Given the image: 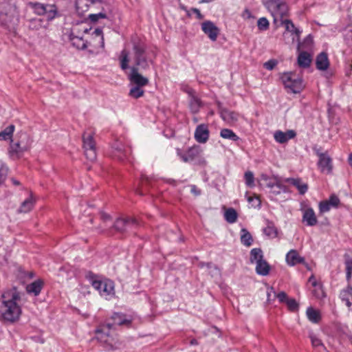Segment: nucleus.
<instances>
[{
    "mask_svg": "<svg viewBox=\"0 0 352 352\" xmlns=\"http://www.w3.org/2000/svg\"><path fill=\"white\" fill-rule=\"evenodd\" d=\"M145 49V45L142 41L140 40L133 41V51L135 65L131 67V72L128 76L130 85L144 87L149 82L148 78L140 73V70H145L148 68Z\"/></svg>",
    "mask_w": 352,
    "mask_h": 352,
    "instance_id": "f257e3e1",
    "label": "nucleus"
},
{
    "mask_svg": "<svg viewBox=\"0 0 352 352\" xmlns=\"http://www.w3.org/2000/svg\"><path fill=\"white\" fill-rule=\"evenodd\" d=\"M2 304L0 307V312L4 320L14 322L16 320L21 314V309L18 305L20 300V294L15 288L6 292L2 294Z\"/></svg>",
    "mask_w": 352,
    "mask_h": 352,
    "instance_id": "f03ea898",
    "label": "nucleus"
},
{
    "mask_svg": "<svg viewBox=\"0 0 352 352\" xmlns=\"http://www.w3.org/2000/svg\"><path fill=\"white\" fill-rule=\"evenodd\" d=\"M280 79L285 87L294 94L300 93L305 87L302 78L293 72L283 73Z\"/></svg>",
    "mask_w": 352,
    "mask_h": 352,
    "instance_id": "7ed1b4c3",
    "label": "nucleus"
},
{
    "mask_svg": "<svg viewBox=\"0 0 352 352\" xmlns=\"http://www.w3.org/2000/svg\"><path fill=\"white\" fill-rule=\"evenodd\" d=\"M92 286L106 299H111L115 294L114 284L111 280H95L92 281Z\"/></svg>",
    "mask_w": 352,
    "mask_h": 352,
    "instance_id": "20e7f679",
    "label": "nucleus"
},
{
    "mask_svg": "<svg viewBox=\"0 0 352 352\" xmlns=\"http://www.w3.org/2000/svg\"><path fill=\"white\" fill-rule=\"evenodd\" d=\"M14 8L7 2L0 3V24L10 28L14 19Z\"/></svg>",
    "mask_w": 352,
    "mask_h": 352,
    "instance_id": "39448f33",
    "label": "nucleus"
},
{
    "mask_svg": "<svg viewBox=\"0 0 352 352\" xmlns=\"http://www.w3.org/2000/svg\"><path fill=\"white\" fill-rule=\"evenodd\" d=\"M263 3L274 16L278 14L280 18H283L287 14V6L282 0H264Z\"/></svg>",
    "mask_w": 352,
    "mask_h": 352,
    "instance_id": "423d86ee",
    "label": "nucleus"
},
{
    "mask_svg": "<svg viewBox=\"0 0 352 352\" xmlns=\"http://www.w3.org/2000/svg\"><path fill=\"white\" fill-rule=\"evenodd\" d=\"M85 155L87 160L94 162L96 159V150L93 135L90 133H84L82 136Z\"/></svg>",
    "mask_w": 352,
    "mask_h": 352,
    "instance_id": "0eeeda50",
    "label": "nucleus"
},
{
    "mask_svg": "<svg viewBox=\"0 0 352 352\" xmlns=\"http://www.w3.org/2000/svg\"><path fill=\"white\" fill-rule=\"evenodd\" d=\"M34 9L38 14L45 15L48 20L54 19L57 15V8L54 4L36 3Z\"/></svg>",
    "mask_w": 352,
    "mask_h": 352,
    "instance_id": "6e6552de",
    "label": "nucleus"
},
{
    "mask_svg": "<svg viewBox=\"0 0 352 352\" xmlns=\"http://www.w3.org/2000/svg\"><path fill=\"white\" fill-rule=\"evenodd\" d=\"M103 4L102 0H76V8L79 14H84L91 8L98 7Z\"/></svg>",
    "mask_w": 352,
    "mask_h": 352,
    "instance_id": "1a4fd4ad",
    "label": "nucleus"
},
{
    "mask_svg": "<svg viewBox=\"0 0 352 352\" xmlns=\"http://www.w3.org/2000/svg\"><path fill=\"white\" fill-rule=\"evenodd\" d=\"M114 155L121 161L129 160L131 153L130 147L125 146L121 142L117 141L113 145Z\"/></svg>",
    "mask_w": 352,
    "mask_h": 352,
    "instance_id": "9d476101",
    "label": "nucleus"
},
{
    "mask_svg": "<svg viewBox=\"0 0 352 352\" xmlns=\"http://www.w3.org/2000/svg\"><path fill=\"white\" fill-rule=\"evenodd\" d=\"M137 225V221L134 219H118L114 223L113 226L118 232H124L136 227Z\"/></svg>",
    "mask_w": 352,
    "mask_h": 352,
    "instance_id": "9b49d317",
    "label": "nucleus"
},
{
    "mask_svg": "<svg viewBox=\"0 0 352 352\" xmlns=\"http://www.w3.org/2000/svg\"><path fill=\"white\" fill-rule=\"evenodd\" d=\"M319 157L318 165L321 172L330 173L332 170V160L327 153H317Z\"/></svg>",
    "mask_w": 352,
    "mask_h": 352,
    "instance_id": "f8f14e48",
    "label": "nucleus"
},
{
    "mask_svg": "<svg viewBox=\"0 0 352 352\" xmlns=\"http://www.w3.org/2000/svg\"><path fill=\"white\" fill-rule=\"evenodd\" d=\"M210 132L207 124H199L195 131V140L201 144L206 143L209 139Z\"/></svg>",
    "mask_w": 352,
    "mask_h": 352,
    "instance_id": "ddd939ff",
    "label": "nucleus"
},
{
    "mask_svg": "<svg viewBox=\"0 0 352 352\" xmlns=\"http://www.w3.org/2000/svg\"><path fill=\"white\" fill-rule=\"evenodd\" d=\"M202 31L208 35L210 39L215 41L219 33V28L210 21H206L201 24Z\"/></svg>",
    "mask_w": 352,
    "mask_h": 352,
    "instance_id": "4468645a",
    "label": "nucleus"
},
{
    "mask_svg": "<svg viewBox=\"0 0 352 352\" xmlns=\"http://www.w3.org/2000/svg\"><path fill=\"white\" fill-rule=\"evenodd\" d=\"M111 319L112 323L107 324V327L109 329L114 327L115 326L126 325L129 326L131 322V319L128 318L124 314L116 313L114 314Z\"/></svg>",
    "mask_w": 352,
    "mask_h": 352,
    "instance_id": "2eb2a0df",
    "label": "nucleus"
},
{
    "mask_svg": "<svg viewBox=\"0 0 352 352\" xmlns=\"http://www.w3.org/2000/svg\"><path fill=\"white\" fill-rule=\"evenodd\" d=\"M201 149L199 146H194L188 149L185 153H179V155L184 162H189L199 157Z\"/></svg>",
    "mask_w": 352,
    "mask_h": 352,
    "instance_id": "dca6fc26",
    "label": "nucleus"
},
{
    "mask_svg": "<svg viewBox=\"0 0 352 352\" xmlns=\"http://www.w3.org/2000/svg\"><path fill=\"white\" fill-rule=\"evenodd\" d=\"M296 133L294 130H288L286 132L276 131L274 133V138L276 142L280 144L286 143L288 140L296 137Z\"/></svg>",
    "mask_w": 352,
    "mask_h": 352,
    "instance_id": "f3484780",
    "label": "nucleus"
},
{
    "mask_svg": "<svg viewBox=\"0 0 352 352\" xmlns=\"http://www.w3.org/2000/svg\"><path fill=\"white\" fill-rule=\"evenodd\" d=\"M25 152H26V151L22 148L18 142H14L13 140L11 141L8 149V153L10 157L13 159H19Z\"/></svg>",
    "mask_w": 352,
    "mask_h": 352,
    "instance_id": "a211bd4d",
    "label": "nucleus"
},
{
    "mask_svg": "<svg viewBox=\"0 0 352 352\" xmlns=\"http://www.w3.org/2000/svg\"><path fill=\"white\" fill-rule=\"evenodd\" d=\"M285 260L287 263L290 266L296 265L298 263H304L305 258L301 257L298 252L295 250H291L286 254Z\"/></svg>",
    "mask_w": 352,
    "mask_h": 352,
    "instance_id": "6ab92c4d",
    "label": "nucleus"
},
{
    "mask_svg": "<svg viewBox=\"0 0 352 352\" xmlns=\"http://www.w3.org/2000/svg\"><path fill=\"white\" fill-rule=\"evenodd\" d=\"M281 24L285 25L286 32H291L292 34H295V37H294L293 41L296 39V41H299L300 40V36L301 34V31L295 27L294 24L291 20L289 19H285L283 20V18H280Z\"/></svg>",
    "mask_w": 352,
    "mask_h": 352,
    "instance_id": "aec40b11",
    "label": "nucleus"
},
{
    "mask_svg": "<svg viewBox=\"0 0 352 352\" xmlns=\"http://www.w3.org/2000/svg\"><path fill=\"white\" fill-rule=\"evenodd\" d=\"M302 221L308 226H314L317 224L318 220L312 208H309L303 210Z\"/></svg>",
    "mask_w": 352,
    "mask_h": 352,
    "instance_id": "412c9836",
    "label": "nucleus"
},
{
    "mask_svg": "<svg viewBox=\"0 0 352 352\" xmlns=\"http://www.w3.org/2000/svg\"><path fill=\"white\" fill-rule=\"evenodd\" d=\"M285 182L295 186L300 195H304L308 190L307 184L304 183L300 178L288 177L285 179Z\"/></svg>",
    "mask_w": 352,
    "mask_h": 352,
    "instance_id": "4be33fe9",
    "label": "nucleus"
},
{
    "mask_svg": "<svg viewBox=\"0 0 352 352\" xmlns=\"http://www.w3.org/2000/svg\"><path fill=\"white\" fill-rule=\"evenodd\" d=\"M102 11L96 14H91L89 15V19L94 22L98 21L100 19H106L111 14V11L109 9V6L107 4L103 2V4L101 5Z\"/></svg>",
    "mask_w": 352,
    "mask_h": 352,
    "instance_id": "5701e85b",
    "label": "nucleus"
},
{
    "mask_svg": "<svg viewBox=\"0 0 352 352\" xmlns=\"http://www.w3.org/2000/svg\"><path fill=\"white\" fill-rule=\"evenodd\" d=\"M316 67L319 70H327L329 65L327 54L322 52L318 55L316 60Z\"/></svg>",
    "mask_w": 352,
    "mask_h": 352,
    "instance_id": "b1692460",
    "label": "nucleus"
},
{
    "mask_svg": "<svg viewBox=\"0 0 352 352\" xmlns=\"http://www.w3.org/2000/svg\"><path fill=\"white\" fill-rule=\"evenodd\" d=\"M341 300L345 302L348 307L352 305V286L349 285L346 288L343 289L340 294Z\"/></svg>",
    "mask_w": 352,
    "mask_h": 352,
    "instance_id": "393cba45",
    "label": "nucleus"
},
{
    "mask_svg": "<svg viewBox=\"0 0 352 352\" xmlns=\"http://www.w3.org/2000/svg\"><path fill=\"white\" fill-rule=\"evenodd\" d=\"M344 259L346 266V280L349 281L352 276V251L345 252Z\"/></svg>",
    "mask_w": 352,
    "mask_h": 352,
    "instance_id": "a878e982",
    "label": "nucleus"
},
{
    "mask_svg": "<svg viewBox=\"0 0 352 352\" xmlns=\"http://www.w3.org/2000/svg\"><path fill=\"white\" fill-rule=\"evenodd\" d=\"M43 281L37 280L31 284H29L26 287V291L28 294H32L34 296H38L43 287Z\"/></svg>",
    "mask_w": 352,
    "mask_h": 352,
    "instance_id": "bb28decb",
    "label": "nucleus"
},
{
    "mask_svg": "<svg viewBox=\"0 0 352 352\" xmlns=\"http://www.w3.org/2000/svg\"><path fill=\"white\" fill-rule=\"evenodd\" d=\"M265 185L269 188H272L273 187H277L284 191V193L289 192V190L288 188L283 185L279 178L278 177H271L270 180L265 183Z\"/></svg>",
    "mask_w": 352,
    "mask_h": 352,
    "instance_id": "cd10ccee",
    "label": "nucleus"
},
{
    "mask_svg": "<svg viewBox=\"0 0 352 352\" xmlns=\"http://www.w3.org/2000/svg\"><path fill=\"white\" fill-rule=\"evenodd\" d=\"M221 116L223 120L228 123H234L238 120V113L227 109L221 111Z\"/></svg>",
    "mask_w": 352,
    "mask_h": 352,
    "instance_id": "c85d7f7f",
    "label": "nucleus"
},
{
    "mask_svg": "<svg viewBox=\"0 0 352 352\" xmlns=\"http://www.w3.org/2000/svg\"><path fill=\"white\" fill-rule=\"evenodd\" d=\"M270 265L265 260L259 261L256 263V272L258 274L266 276L270 272Z\"/></svg>",
    "mask_w": 352,
    "mask_h": 352,
    "instance_id": "c756f323",
    "label": "nucleus"
},
{
    "mask_svg": "<svg viewBox=\"0 0 352 352\" xmlns=\"http://www.w3.org/2000/svg\"><path fill=\"white\" fill-rule=\"evenodd\" d=\"M306 314L309 320L313 323H318L321 319L320 312L313 307H308Z\"/></svg>",
    "mask_w": 352,
    "mask_h": 352,
    "instance_id": "7c9ffc66",
    "label": "nucleus"
},
{
    "mask_svg": "<svg viewBox=\"0 0 352 352\" xmlns=\"http://www.w3.org/2000/svg\"><path fill=\"white\" fill-rule=\"evenodd\" d=\"M189 97V105L190 110L193 113H196L199 111L201 105V102L197 96L192 94L191 93H190Z\"/></svg>",
    "mask_w": 352,
    "mask_h": 352,
    "instance_id": "2f4dec72",
    "label": "nucleus"
},
{
    "mask_svg": "<svg viewBox=\"0 0 352 352\" xmlns=\"http://www.w3.org/2000/svg\"><path fill=\"white\" fill-rule=\"evenodd\" d=\"M309 338L311 339L313 347L317 349L319 352L326 351V347L324 346L322 340L320 338H318L315 334L310 333Z\"/></svg>",
    "mask_w": 352,
    "mask_h": 352,
    "instance_id": "473e14b6",
    "label": "nucleus"
},
{
    "mask_svg": "<svg viewBox=\"0 0 352 352\" xmlns=\"http://www.w3.org/2000/svg\"><path fill=\"white\" fill-rule=\"evenodd\" d=\"M311 63L310 54L307 52H301L298 57V63L300 67H308Z\"/></svg>",
    "mask_w": 352,
    "mask_h": 352,
    "instance_id": "72a5a7b5",
    "label": "nucleus"
},
{
    "mask_svg": "<svg viewBox=\"0 0 352 352\" xmlns=\"http://www.w3.org/2000/svg\"><path fill=\"white\" fill-rule=\"evenodd\" d=\"M23 149L28 151L32 144V141L30 139L28 135L25 133H23L19 136V140L17 141Z\"/></svg>",
    "mask_w": 352,
    "mask_h": 352,
    "instance_id": "f704fd0d",
    "label": "nucleus"
},
{
    "mask_svg": "<svg viewBox=\"0 0 352 352\" xmlns=\"http://www.w3.org/2000/svg\"><path fill=\"white\" fill-rule=\"evenodd\" d=\"M131 87L129 92V96L133 98L138 99L139 98H141L144 94V90L143 87L135 86V85H131Z\"/></svg>",
    "mask_w": 352,
    "mask_h": 352,
    "instance_id": "c9c22d12",
    "label": "nucleus"
},
{
    "mask_svg": "<svg viewBox=\"0 0 352 352\" xmlns=\"http://www.w3.org/2000/svg\"><path fill=\"white\" fill-rule=\"evenodd\" d=\"M241 241L245 246H250L253 239L250 233L245 228L241 230Z\"/></svg>",
    "mask_w": 352,
    "mask_h": 352,
    "instance_id": "e433bc0d",
    "label": "nucleus"
},
{
    "mask_svg": "<svg viewBox=\"0 0 352 352\" xmlns=\"http://www.w3.org/2000/svg\"><path fill=\"white\" fill-rule=\"evenodd\" d=\"M14 131V126L10 124L0 132V140H10Z\"/></svg>",
    "mask_w": 352,
    "mask_h": 352,
    "instance_id": "4c0bfd02",
    "label": "nucleus"
},
{
    "mask_svg": "<svg viewBox=\"0 0 352 352\" xmlns=\"http://www.w3.org/2000/svg\"><path fill=\"white\" fill-rule=\"evenodd\" d=\"M120 67L122 69L125 70L128 69L129 67V54L126 50H123L121 52L120 56Z\"/></svg>",
    "mask_w": 352,
    "mask_h": 352,
    "instance_id": "58836bf2",
    "label": "nucleus"
},
{
    "mask_svg": "<svg viewBox=\"0 0 352 352\" xmlns=\"http://www.w3.org/2000/svg\"><path fill=\"white\" fill-rule=\"evenodd\" d=\"M220 136L224 139L230 140L232 141H237L239 138L229 129H223L220 131Z\"/></svg>",
    "mask_w": 352,
    "mask_h": 352,
    "instance_id": "ea45409f",
    "label": "nucleus"
},
{
    "mask_svg": "<svg viewBox=\"0 0 352 352\" xmlns=\"http://www.w3.org/2000/svg\"><path fill=\"white\" fill-rule=\"evenodd\" d=\"M34 204V201L32 197H30V198L25 199L21 204V206L20 208L19 209V211L20 212H24V213L28 212L32 209Z\"/></svg>",
    "mask_w": 352,
    "mask_h": 352,
    "instance_id": "a19ab883",
    "label": "nucleus"
},
{
    "mask_svg": "<svg viewBox=\"0 0 352 352\" xmlns=\"http://www.w3.org/2000/svg\"><path fill=\"white\" fill-rule=\"evenodd\" d=\"M263 252L261 249L254 248L250 252V261L251 263H257L263 260Z\"/></svg>",
    "mask_w": 352,
    "mask_h": 352,
    "instance_id": "79ce46f5",
    "label": "nucleus"
},
{
    "mask_svg": "<svg viewBox=\"0 0 352 352\" xmlns=\"http://www.w3.org/2000/svg\"><path fill=\"white\" fill-rule=\"evenodd\" d=\"M70 40L72 45L77 49L83 50L87 47L85 41L81 37L72 36Z\"/></svg>",
    "mask_w": 352,
    "mask_h": 352,
    "instance_id": "37998d69",
    "label": "nucleus"
},
{
    "mask_svg": "<svg viewBox=\"0 0 352 352\" xmlns=\"http://www.w3.org/2000/svg\"><path fill=\"white\" fill-rule=\"evenodd\" d=\"M200 267L202 268L206 267L208 270V273L212 277H217L220 275L219 270L214 265L211 263H201Z\"/></svg>",
    "mask_w": 352,
    "mask_h": 352,
    "instance_id": "c03bdc74",
    "label": "nucleus"
},
{
    "mask_svg": "<svg viewBox=\"0 0 352 352\" xmlns=\"http://www.w3.org/2000/svg\"><path fill=\"white\" fill-rule=\"evenodd\" d=\"M225 219L226 220L230 223H233L237 220V213L236 210L233 208H229L225 212Z\"/></svg>",
    "mask_w": 352,
    "mask_h": 352,
    "instance_id": "a18cd8bd",
    "label": "nucleus"
},
{
    "mask_svg": "<svg viewBox=\"0 0 352 352\" xmlns=\"http://www.w3.org/2000/svg\"><path fill=\"white\" fill-rule=\"evenodd\" d=\"M8 170L7 165L0 160V186L6 181L8 175Z\"/></svg>",
    "mask_w": 352,
    "mask_h": 352,
    "instance_id": "49530a36",
    "label": "nucleus"
},
{
    "mask_svg": "<svg viewBox=\"0 0 352 352\" xmlns=\"http://www.w3.org/2000/svg\"><path fill=\"white\" fill-rule=\"evenodd\" d=\"M263 232L265 234L272 238H274L277 235L276 228L274 226L273 223L270 222H267L266 228L263 229Z\"/></svg>",
    "mask_w": 352,
    "mask_h": 352,
    "instance_id": "de8ad7c7",
    "label": "nucleus"
},
{
    "mask_svg": "<svg viewBox=\"0 0 352 352\" xmlns=\"http://www.w3.org/2000/svg\"><path fill=\"white\" fill-rule=\"evenodd\" d=\"M245 183L246 186L252 188L254 184V176L252 171H246L244 175Z\"/></svg>",
    "mask_w": 352,
    "mask_h": 352,
    "instance_id": "09e8293b",
    "label": "nucleus"
},
{
    "mask_svg": "<svg viewBox=\"0 0 352 352\" xmlns=\"http://www.w3.org/2000/svg\"><path fill=\"white\" fill-rule=\"evenodd\" d=\"M92 36H94V40L98 41L99 42L100 47H104V43L102 30L98 28L96 29L93 32Z\"/></svg>",
    "mask_w": 352,
    "mask_h": 352,
    "instance_id": "8fccbe9b",
    "label": "nucleus"
},
{
    "mask_svg": "<svg viewBox=\"0 0 352 352\" xmlns=\"http://www.w3.org/2000/svg\"><path fill=\"white\" fill-rule=\"evenodd\" d=\"M248 201L250 204L251 207L254 208H261V200L258 196L254 195V196H249L247 198Z\"/></svg>",
    "mask_w": 352,
    "mask_h": 352,
    "instance_id": "3c124183",
    "label": "nucleus"
},
{
    "mask_svg": "<svg viewBox=\"0 0 352 352\" xmlns=\"http://www.w3.org/2000/svg\"><path fill=\"white\" fill-rule=\"evenodd\" d=\"M257 26L261 31H265L269 28L270 23L265 17H261L257 21Z\"/></svg>",
    "mask_w": 352,
    "mask_h": 352,
    "instance_id": "603ef678",
    "label": "nucleus"
},
{
    "mask_svg": "<svg viewBox=\"0 0 352 352\" xmlns=\"http://www.w3.org/2000/svg\"><path fill=\"white\" fill-rule=\"evenodd\" d=\"M332 206L330 205L327 200L320 202L319 210L320 213H325L330 210Z\"/></svg>",
    "mask_w": 352,
    "mask_h": 352,
    "instance_id": "864d4df0",
    "label": "nucleus"
},
{
    "mask_svg": "<svg viewBox=\"0 0 352 352\" xmlns=\"http://www.w3.org/2000/svg\"><path fill=\"white\" fill-rule=\"evenodd\" d=\"M285 304L287 305L288 309L291 311H294L298 309V305L296 300L294 298H288Z\"/></svg>",
    "mask_w": 352,
    "mask_h": 352,
    "instance_id": "5fc2aeb1",
    "label": "nucleus"
},
{
    "mask_svg": "<svg viewBox=\"0 0 352 352\" xmlns=\"http://www.w3.org/2000/svg\"><path fill=\"white\" fill-rule=\"evenodd\" d=\"M327 201L333 208H337L340 203V199L335 195H331Z\"/></svg>",
    "mask_w": 352,
    "mask_h": 352,
    "instance_id": "6e6d98bb",
    "label": "nucleus"
},
{
    "mask_svg": "<svg viewBox=\"0 0 352 352\" xmlns=\"http://www.w3.org/2000/svg\"><path fill=\"white\" fill-rule=\"evenodd\" d=\"M276 298H278V300H279V302H286L287 300H288V297L286 294L285 292H281L280 293H278L277 295H276Z\"/></svg>",
    "mask_w": 352,
    "mask_h": 352,
    "instance_id": "4d7b16f0",
    "label": "nucleus"
},
{
    "mask_svg": "<svg viewBox=\"0 0 352 352\" xmlns=\"http://www.w3.org/2000/svg\"><path fill=\"white\" fill-rule=\"evenodd\" d=\"M276 62L274 60H270L264 63V67L268 70H272L276 66Z\"/></svg>",
    "mask_w": 352,
    "mask_h": 352,
    "instance_id": "13d9d810",
    "label": "nucleus"
},
{
    "mask_svg": "<svg viewBox=\"0 0 352 352\" xmlns=\"http://www.w3.org/2000/svg\"><path fill=\"white\" fill-rule=\"evenodd\" d=\"M241 16L244 19H252L253 18V16L251 13V12L250 11V10L248 9H245L243 10V12H242L241 14Z\"/></svg>",
    "mask_w": 352,
    "mask_h": 352,
    "instance_id": "bf43d9fd",
    "label": "nucleus"
},
{
    "mask_svg": "<svg viewBox=\"0 0 352 352\" xmlns=\"http://www.w3.org/2000/svg\"><path fill=\"white\" fill-rule=\"evenodd\" d=\"M314 295L319 298L324 297V292L322 289L321 287H319L315 289Z\"/></svg>",
    "mask_w": 352,
    "mask_h": 352,
    "instance_id": "052dcab7",
    "label": "nucleus"
},
{
    "mask_svg": "<svg viewBox=\"0 0 352 352\" xmlns=\"http://www.w3.org/2000/svg\"><path fill=\"white\" fill-rule=\"evenodd\" d=\"M282 192H284V191L277 187H273L272 188L270 189V194L275 195V196L278 195Z\"/></svg>",
    "mask_w": 352,
    "mask_h": 352,
    "instance_id": "680f3d73",
    "label": "nucleus"
},
{
    "mask_svg": "<svg viewBox=\"0 0 352 352\" xmlns=\"http://www.w3.org/2000/svg\"><path fill=\"white\" fill-rule=\"evenodd\" d=\"M190 192L195 196L201 195V190H199L195 185L190 186Z\"/></svg>",
    "mask_w": 352,
    "mask_h": 352,
    "instance_id": "e2e57ef3",
    "label": "nucleus"
},
{
    "mask_svg": "<svg viewBox=\"0 0 352 352\" xmlns=\"http://www.w3.org/2000/svg\"><path fill=\"white\" fill-rule=\"evenodd\" d=\"M191 12L195 13L197 16V18L199 20L204 19L203 14L201 13L200 10L197 8H192Z\"/></svg>",
    "mask_w": 352,
    "mask_h": 352,
    "instance_id": "0e129e2a",
    "label": "nucleus"
},
{
    "mask_svg": "<svg viewBox=\"0 0 352 352\" xmlns=\"http://www.w3.org/2000/svg\"><path fill=\"white\" fill-rule=\"evenodd\" d=\"M100 218L103 221H107L110 219L109 215H108L107 214H106L104 212L100 213Z\"/></svg>",
    "mask_w": 352,
    "mask_h": 352,
    "instance_id": "69168bd1",
    "label": "nucleus"
},
{
    "mask_svg": "<svg viewBox=\"0 0 352 352\" xmlns=\"http://www.w3.org/2000/svg\"><path fill=\"white\" fill-rule=\"evenodd\" d=\"M309 283H311V285H312L314 287H317L318 284H317L316 280V278H315V277H314V276H311L309 278Z\"/></svg>",
    "mask_w": 352,
    "mask_h": 352,
    "instance_id": "338daca9",
    "label": "nucleus"
},
{
    "mask_svg": "<svg viewBox=\"0 0 352 352\" xmlns=\"http://www.w3.org/2000/svg\"><path fill=\"white\" fill-rule=\"evenodd\" d=\"M261 179L263 181H264L265 183L267 182L269 180H270V177H269L268 175H265V174H263L261 175Z\"/></svg>",
    "mask_w": 352,
    "mask_h": 352,
    "instance_id": "774afa93",
    "label": "nucleus"
}]
</instances>
